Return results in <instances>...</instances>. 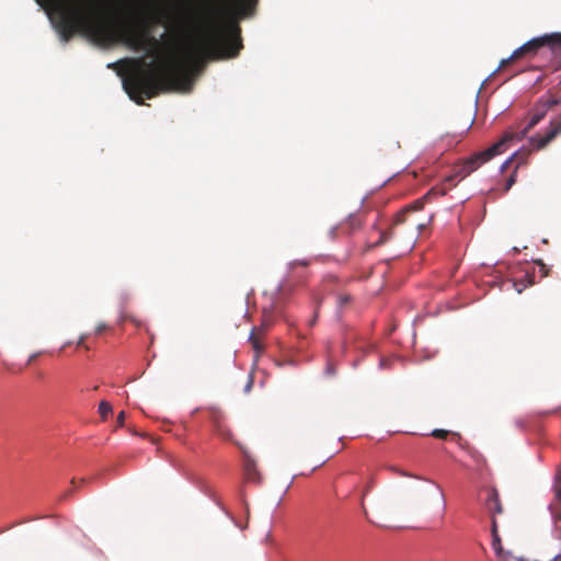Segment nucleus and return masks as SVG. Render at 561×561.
Here are the masks:
<instances>
[{
	"instance_id": "f257e3e1",
	"label": "nucleus",
	"mask_w": 561,
	"mask_h": 561,
	"mask_svg": "<svg viewBox=\"0 0 561 561\" xmlns=\"http://www.w3.org/2000/svg\"><path fill=\"white\" fill-rule=\"evenodd\" d=\"M50 8L64 42L77 33L106 35L114 32L135 50L156 56L160 42L151 35L160 24L179 35H190L182 56L167 67L137 61L124 79V89L137 104L162 91L190 92L193 76L207 59L237 57L243 48L240 22L255 14L259 0H204L197 10L186 1L175 2L150 14H118L117 0H36Z\"/></svg>"
},
{
	"instance_id": "f03ea898",
	"label": "nucleus",
	"mask_w": 561,
	"mask_h": 561,
	"mask_svg": "<svg viewBox=\"0 0 561 561\" xmlns=\"http://www.w3.org/2000/svg\"><path fill=\"white\" fill-rule=\"evenodd\" d=\"M449 188H450V186H446L445 184L435 186V187L431 188L422 198L416 199L411 205L403 208L401 211H399L397 214L393 226L389 230L381 231L379 239L374 244H371L370 248L382 245L386 242H388L389 240L396 238L397 227L400 225H403L405 222L409 224V226L412 230L411 240L413 241L414 240V231L422 229L423 225L419 224L416 221L410 222L408 219V215L410 213L421 210L424 207L425 201H431L433 197H436V196H443L447 193V191Z\"/></svg>"
},
{
	"instance_id": "7ed1b4c3",
	"label": "nucleus",
	"mask_w": 561,
	"mask_h": 561,
	"mask_svg": "<svg viewBox=\"0 0 561 561\" xmlns=\"http://www.w3.org/2000/svg\"><path fill=\"white\" fill-rule=\"evenodd\" d=\"M513 138L514 134L512 133V130L505 131L497 142H495L490 148L483 151L470 156L461 164H459L455 170V175L448 176L445 180L444 184L446 186L447 184H449L448 186L451 187L455 176H460V179H465L466 176H468L470 173L476 171L478 168H480L482 164H484L495 156L503 153L507 149L510 142L513 141Z\"/></svg>"
},
{
	"instance_id": "20e7f679",
	"label": "nucleus",
	"mask_w": 561,
	"mask_h": 561,
	"mask_svg": "<svg viewBox=\"0 0 561 561\" xmlns=\"http://www.w3.org/2000/svg\"><path fill=\"white\" fill-rule=\"evenodd\" d=\"M556 44H561V33L546 34L540 37H535L515 49L508 58L503 59L500 62L497 70L505 68L516 59L535 56L538 50L545 46L556 47Z\"/></svg>"
},
{
	"instance_id": "39448f33",
	"label": "nucleus",
	"mask_w": 561,
	"mask_h": 561,
	"mask_svg": "<svg viewBox=\"0 0 561 561\" xmlns=\"http://www.w3.org/2000/svg\"><path fill=\"white\" fill-rule=\"evenodd\" d=\"M553 499L549 504V511L553 523V536L561 538V466L556 468L552 481Z\"/></svg>"
},
{
	"instance_id": "423d86ee",
	"label": "nucleus",
	"mask_w": 561,
	"mask_h": 561,
	"mask_svg": "<svg viewBox=\"0 0 561 561\" xmlns=\"http://www.w3.org/2000/svg\"><path fill=\"white\" fill-rule=\"evenodd\" d=\"M557 104L558 101L553 98L541 99L533 108L527 125L520 131H512L514 134L513 141L522 140L546 116L547 112Z\"/></svg>"
},
{
	"instance_id": "0eeeda50",
	"label": "nucleus",
	"mask_w": 561,
	"mask_h": 561,
	"mask_svg": "<svg viewBox=\"0 0 561 561\" xmlns=\"http://www.w3.org/2000/svg\"><path fill=\"white\" fill-rule=\"evenodd\" d=\"M364 224V217L362 214H351L343 222L329 230L331 239H335L339 236L350 237L358 231Z\"/></svg>"
},
{
	"instance_id": "6e6552de",
	"label": "nucleus",
	"mask_w": 561,
	"mask_h": 561,
	"mask_svg": "<svg viewBox=\"0 0 561 561\" xmlns=\"http://www.w3.org/2000/svg\"><path fill=\"white\" fill-rule=\"evenodd\" d=\"M561 135V116L550 122L549 128L545 135L537 134L530 138V146L534 150L543 149L557 136Z\"/></svg>"
},
{
	"instance_id": "1a4fd4ad",
	"label": "nucleus",
	"mask_w": 561,
	"mask_h": 561,
	"mask_svg": "<svg viewBox=\"0 0 561 561\" xmlns=\"http://www.w3.org/2000/svg\"><path fill=\"white\" fill-rule=\"evenodd\" d=\"M243 456V471L245 478L250 481L256 482L260 480V473L256 467V461L252 457L249 450L240 447Z\"/></svg>"
},
{
	"instance_id": "9d476101",
	"label": "nucleus",
	"mask_w": 561,
	"mask_h": 561,
	"mask_svg": "<svg viewBox=\"0 0 561 561\" xmlns=\"http://www.w3.org/2000/svg\"><path fill=\"white\" fill-rule=\"evenodd\" d=\"M209 417L215 426L216 433L224 439H231V431L224 424V414L218 409L209 410Z\"/></svg>"
},
{
	"instance_id": "9b49d317",
	"label": "nucleus",
	"mask_w": 561,
	"mask_h": 561,
	"mask_svg": "<svg viewBox=\"0 0 561 561\" xmlns=\"http://www.w3.org/2000/svg\"><path fill=\"white\" fill-rule=\"evenodd\" d=\"M262 331V328H254L249 336V342L251 343L253 350L256 353V358L259 357V354L264 350V344L261 341L262 336L259 334Z\"/></svg>"
},
{
	"instance_id": "f8f14e48",
	"label": "nucleus",
	"mask_w": 561,
	"mask_h": 561,
	"mask_svg": "<svg viewBox=\"0 0 561 561\" xmlns=\"http://www.w3.org/2000/svg\"><path fill=\"white\" fill-rule=\"evenodd\" d=\"M534 274H527L524 279L519 282H514V288L520 294L528 286L534 285Z\"/></svg>"
},
{
	"instance_id": "ddd939ff",
	"label": "nucleus",
	"mask_w": 561,
	"mask_h": 561,
	"mask_svg": "<svg viewBox=\"0 0 561 561\" xmlns=\"http://www.w3.org/2000/svg\"><path fill=\"white\" fill-rule=\"evenodd\" d=\"M113 412L112 404L105 400H102L99 404V413L101 419L105 421L107 416Z\"/></svg>"
},
{
	"instance_id": "4468645a",
	"label": "nucleus",
	"mask_w": 561,
	"mask_h": 561,
	"mask_svg": "<svg viewBox=\"0 0 561 561\" xmlns=\"http://www.w3.org/2000/svg\"><path fill=\"white\" fill-rule=\"evenodd\" d=\"M528 152H524L522 153V160L517 162V165L515 168V171L513 172V174H511V176L507 179L506 181V184H505V187H504V191L507 192L511 190V187L514 185V183L516 182V169L518 168V165L520 163H523L527 157Z\"/></svg>"
},
{
	"instance_id": "2eb2a0df",
	"label": "nucleus",
	"mask_w": 561,
	"mask_h": 561,
	"mask_svg": "<svg viewBox=\"0 0 561 561\" xmlns=\"http://www.w3.org/2000/svg\"><path fill=\"white\" fill-rule=\"evenodd\" d=\"M471 457L472 459L474 460L476 462V469L477 471H479L480 473H482L483 469L486 467V462H485V459L483 458L482 455H480L479 453H472L471 454Z\"/></svg>"
},
{
	"instance_id": "dca6fc26",
	"label": "nucleus",
	"mask_w": 561,
	"mask_h": 561,
	"mask_svg": "<svg viewBox=\"0 0 561 561\" xmlns=\"http://www.w3.org/2000/svg\"><path fill=\"white\" fill-rule=\"evenodd\" d=\"M432 436L439 439H446L449 435V432L446 430L436 428L431 433Z\"/></svg>"
},
{
	"instance_id": "f3484780",
	"label": "nucleus",
	"mask_w": 561,
	"mask_h": 561,
	"mask_svg": "<svg viewBox=\"0 0 561 561\" xmlns=\"http://www.w3.org/2000/svg\"><path fill=\"white\" fill-rule=\"evenodd\" d=\"M535 263L540 267L541 277H546L549 274V268L547 265L542 262V260H537Z\"/></svg>"
},
{
	"instance_id": "a211bd4d",
	"label": "nucleus",
	"mask_w": 561,
	"mask_h": 561,
	"mask_svg": "<svg viewBox=\"0 0 561 561\" xmlns=\"http://www.w3.org/2000/svg\"><path fill=\"white\" fill-rule=\"evenodd\" d=\"M350 301H351L350 295L344 294V295L339 296V306L340 307L346 306Z\"/></svg>"
},
{
	"instance_id": "6ab92c4d",
	"label": "nucleus",
	"mask_w": 561,
	"mask_h": 561,
	"mask_svg": "<svg viewBox=\"0 0 561 561\" xmlns=\"http://www.w3.org/2000/svg\"><path fill=\"white\" fill-rule=\"evenodd\" d=\"M519 154H520V153H515L513 157H511L508 160H506V161L502 164L501 170H502V171H505V170L508 168V165L511 164V162H512L515 158H518V156H519Z\"/></svg>"
},
{
	"instance_id": "aec40b11",
	"label": "nucleus",
	"mask_w": 561,
	"mask_h": 561,
	"mask_svg": "<svg viewBox=\"0 0 561 561\" xmlns=\"http://www.w3.org/2000/svg\"><path fill=\"white\" fill-rule=\"evenodd\" d=\"M325 371H327V374H328V375H330V376L335 375V374H336V368H335L334 364L329 363V364L327 365Z\"/></svg>"
},
{
	"instance_id": "412c9836",
	"label": "nucleus",
	"mask_w": 561,
	"mask_h": 561,
	"mask_svg": "<svg viewBox=\"0 0 561 561\" xmlns=\"http://www.w3.org/2000/svg\"><path fill=\"white\" fill-rule=\"evenodd\" d=\"M124 422H125V412L122 411V412L118 413V415L116 417L117 426H123Z\"/></svg>"
},
{
	"instance_id": "4be33fe9",
	"label": "nucleus",
	"mask_w": 561,
	"mask_h": 561,
	"mask_svg": "<svg viewBox=\"0 0 561 561\" xmlns=\"http://www.w3.org/2000/svg\"><path fill=\"white\" fill-rule=\"evenodd\" d=\"M107 329V325L105 323H100L96 328H95V332L96 334H101L104 330Z\"/></svg>"
},
{
	"instance_id": "5701e85b",
	"label": "nucleus",
	"mask_w": 561,
	"mask_h": 561,
	"mask_svg": "<svg viewBox=\"0 0 561 561\" xmlns=\"http://www.w3.org/2000/svg\"><path fill=\"white\" fill-rule=\"evenodd\" d=\"M252 385H253V378L252 377H249V380H248V383L245 386V392H249L250 389L252 388Z\"/></svg>"
},
{
	"instance_id": "b1692460",
	"label": "nucleus",
	"mask_w": 561,
	"mask_h": 561,
	"mask_svg": "<svg viewBox=\"0 0 561 561\" xmlns=\"http://www.w3.org/2000/svg\"><path fill=\"white\" fill-rule=\"evenodd\" d=\"M83 341H84V336H81L79 342H78V345H82L83 344Z\"/></svg>"
},
{
	"instance_id": "393cba45",
	"label": "nucleus",
	"mask_w": 561,
	"mask_h": 561,
	"mask_svg": "<svg viewBox=\"0 0 561 561\" xmlns=\"http://www.w3.org/2000/svg\"><path fill=\"white\" fill-rule=\"evenodd\" d=\"M299 264L304 265V266H307L308 265V262L307 261H302L300 262Z\"/></svg>"
},
{
	"instance_id": "a878e982",
	"label": "nucleus",
	"mask_w": 561,
	"mask_h": 561,
	"mask_svg": "<svg viewBox=\"0 0 561 561\" xmlns=\"http://www.w3.org/2000/svg\"><path fill=\"white\" fill-rule=\"evenodd\" d=\"M70 492H71V491H69V492L65 493V494H64V497L69 496V495H70Z\"/></svg>"
},
{
	"instance_id": "bb28decb",
	"label": "nucleus",
	"mask_w": 561,
	"mask_h": 561,
	"mask_svg": "<svg viewBox=\"0 0 561 561\" xmlns=\"http://www.w3.org/2000/svg\"><path fill=\"white\" fill-rule=\"evenodd\" d=\"M71 484H72V485H75V484H76V480H75V479H72V480H71Z\"/></svg>"
},
{
	"instance_id": "cd10ccee",
	"label": "nucleus",
	"mask_w": 561,
	"mask_h": 561,
	"mask_svg": "<svg viewBox=\"0 0 561 561\" xmlns=\"http://www.w3.org/2000/svg\"><path fill=\"white\" fill-rule=\"evenodd\" d=\"M556 47H561V44H556Z\"/></svg>"
}]
</instances>
